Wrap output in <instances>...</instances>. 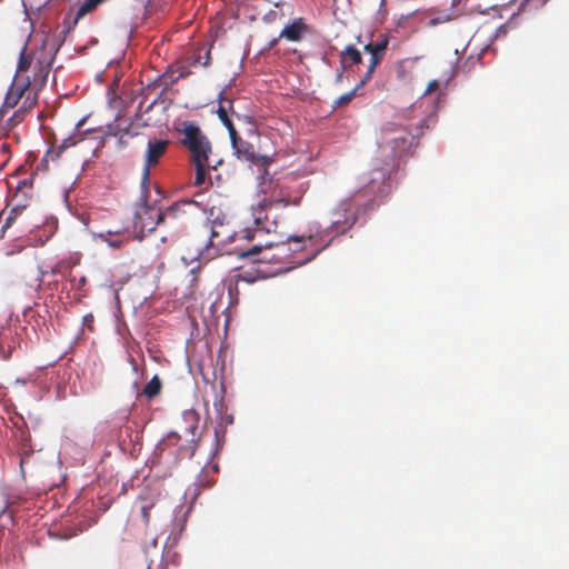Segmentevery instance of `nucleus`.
I'll return each instance as SVG.
<instances>
[{
  "instance_id": "obj_1",
  "label": "nucleus",
  "mask_w": 569,
  "mask_h": 569,
  "mask_svg": "<svg viewBox=\"0 0 569 569\" xmlns=\"http://www.w3.org/2000/svg\"><path fill=\"white\" fill-rule=\"evenodd\" d=\"M301 194L291 197L282 191L278 197L263 198L257 206L251 207L252 223L247 226L242 236L248 241L257 242L246 251L239 252V257L249 258L261 254L256 261L283 264L279 270L288 271L303 266L313 260L326 247L318 246L315 236L291 237L287 242L267 239L276 234L278 230L277 210L288 206H299Z\"/></svg>"
},
{
  "instance_id": "obj_2",
  "label": "nucleus",
  "mask_w": 569,
  "mask_h": 569,
  "mask_svg": "<svg viewBox=\"0 0 569 569\" xmlns=\"http://www.w3.org/2000/svg\"><path fill=\"white\" fill-rule=\"evenodd\" d=\"M437 122L435 114H428L416 127L387 122L381 128L379 147L392 161L407 156L412 147L418 144L425 129H430Z\"/></svg>"
},
{
  "instance_id": "obj_3",
  "label": "nucleus",
  "mask_w": 569,
  "mask_h": 569,
  "mask_svg": "<svg viewBox=\"0 0 569 569\" xmlns=\"http://www.w3.org/2000/svg\"><path fill=\"white\" fill-rule=\"evenodd\" d=\"M203 229L206 233L209 234V240L203 250L200 252V256L206 260L213 259L214 257L222 253H236L239 256V252L247 250H229L227 248V246L232 242L236 237L241 239L244 238L242 236V231L239 234L233 231L232 227L227 221V216L221 211L214 216V209L212 208L210 210L208 220L203 224Z\"/></svg>"
},
{
  "instance_id": "obj_4",
  "label": "nucleus",
  "mask_w": 569,
  "mask_h": 569,
  "mask_svg": "<svg viewBox=\"0 0 569 569\" xmlns=\"http://www.w3.org/2000/svg\"><path fill=\"white\" fill-rule=\"evenodd\" d=\"M57 50L58 49L56 47L54 41L48 39L47 37L42 39L40 54L37 56L32 69L33 77L32 79H30V93H28V96L24 97L21 107L23 111L27 112L36 106L38 94L47 83Z\"/></svg>"
},
{
  "instance_id": "obj_5",
  "label": "nucleus",
  "mask_w": 569,
  "mask_h": 569,
  "mask_svg": "<svg viewBox=\"0 0 569 569\" xmlns=\"http://www.w3.org/2000/svg\"><path fill=\"white\" fill-rule=\"evenodd\" d=\"M190 201L176 202L169 206L164 211L147 204L146 200L139 203L134 212L133 228L138 237L142 239L147 232H151L156 227L162 223L167 218H176L181 206L188 204Z\"/></svg>"
},
{
  "instance_id": "obj_6",
  "label": "nucleus",
  "mask_w": 569,
  "mask_h": 569,
  "mask_svg": "<svg viewBox=\"0 0 569 569\" xmlns=\"http://www.w3.org/2000/svg\"><path fill=\"white\" fill-rule=\"evenodd\" d=\"M182 136L180 143L190 153V161H206L212 151L208 137L199 126L191 121H183L177 128Z\"/></svg>"
},
{
  "instance_id": "obj_7",
  "label": "nucleus",
  "mask_w": 569,
  "mask_h": 569,
  "mask_svg": "<svg viewBox=\"0 0 569 569\" xmlns=\"http://www.w3.org/2000/svg\"><path fill=\"white\" fill-rule=\"evenodd\" d=\"M388 38L383 37L381 40L376 42H370L365 46V52L370 54L367 70L365 74L361 77L359 83L352 89L351 91L340 96L337 100L333 102V107H342L347 106L356 96L357 91L362 88L373 76L376 68L380 64L382 61L386 50L388 47Z\"/></svg>"
},
{
  "instance_id": "obj_8",
  "label": "nucleus",
  "mask_w": 569,
  "mask_h": 569,
  "mask_svg": "<svg viewBox=\"0 0 569 569\" xmlns=\"http://www.w3.org/2000/svg\"><path fill=\"white\" fill-rule=\"evenodd\" d=\"M335 219L331 221V230L336 234L345 233L358 220L356 209L350 200H343L333 212Z\"/></svg>"
},
{
  "instance_id": "obj_9",
  "label": "nucleus",
  "mask_w": 569,
  "mask_h": 569,
  "mask_svg": "<svg viewBox=\"0 0 569 569\" xmlns=\"http://www.w3.org/2000/svg\"><path fill=\"white\" fill-rule=\"evenodd\" d=\"M170 141L167 139H150L147 143L143 182L149 179L150 169L157 166L169 148Z\"/></svg>"
},
{
  "instance_id": "obj_10",
  "label": "nucleus",
  "mask_w": 569,
  "mask_h": 569,
  "mask_svg": "<svg viewBox=\"0 0 569 569\" xmlns=\"http://www.w3.org/2000/svg\"><path fill=\"white\" fill-rule=\"evenodd\" d=\"M197 429V425H191L187 431L191 433V439L188 440V445L180 446L181 436L178 432H169L161 441V446L163 449L171 448V447H178V456L181 458H192L197 450V439L194 431Z\"/></svg>"
},
{
  "instance_id": "obj_11",
  "label": "nucleus",
  "mask_w": 569,
  "mask_h": 569,
  "mask_svg": "<svg viewBox=\"0 0 569 569\" xmlns=\"http://www.w3.org/2000/svg\"><path fill=\"white\" fill-rule=\"evenodd\" d=\"M30 93V78L14 77L13 81L4 97L3 107L14 108L19 100Z\"/></svg>"
},
{
  "instance_id": "obj_12",
  "label": "nucleus",
  "mask_w": 569,
  "mask_h": 569,
  "mask_svg": "<svg viewBox=\"0 0 569 569\" xmlns=\"http://www.w3.org/2000/svg\"><path fill=\"white\" fill-rule=\"evenodd\" d=\"M159 492L154 489L146 488L139 496L140 512L146 526L150 522V510L158 501Z\"/></svg>"
},
{
  "instance_id": "obj_13",
  "label": "nucleus",
  "mask_w": 569,
  "mask_h": 569,
  "mask_svg": "<svg viewBox=\"0 0 569 569\" xmlns=\"http://www.w3.org/2000/svg\"><path fill=\"white\" fill-rule=\"evenodd\" d=\"M232 148L234 150V153L237 154L238 159L248 161V162H254L256 161V152L254 148L251 143L244 141L238 132L236 133V137H230Z\"/></svg>"
},
{
  "instance_id": "obj_14",
  "label": "nucleus",
  "mask_w": 569,
  "mask_h": 569,
  "mask_svg": "<svg viewBox=\"0 0 569 569\" xmlns=\"http://www.w3.org/2000/svg\"><path fill=\"white\" fill-rule=\"evenodd\" d=\"M306 32H308V26L303 22L302 18H297L281 30L279 38L297 42L302 39Z\"/></svg>"
},
{
  "instance_id": "obj_15",
  "label": "nucleus",
  "mask_w": 569,
  "mask_h": 569,
  "mask_svg": "<svg viewBox=\"0 0 569 569\" xmlns=\"http://www.w3.org/2000/svg\"><path fill=\"white\" fill-rule=\"evenodd\" d=\"M191 74L190 68L186 64H176L172 66L167 72H164L160 78L159 81H161L166 88L169 86L174 84L180 79L187 78Z\"/></svg>"
},
{
  "instance_id": "obj_16",
  "label": "nucleus",
  "mask_w": 569,
  "mask_h": 569,
  "mask_svg": "<svg viewBox=\"0 0 569 569\" xmlns=\"http://www.w3.org/2000/svg\"><path fill=\"white\" fill-rule=\"evenodd\" d=\"M39 54H40V49L37 50L33 53H29L27 46H24L22 48L21 52H20V57H19V61H18L17 71H16L14 77H27L24 73L30 68L33 69V64L36 62V58Z\"/></svg>"
},
{
  "instance_id": "obj_17",
  "label": "nucleus",
  "mask_w": 569,
  "mask_h": 569,
  "mask_svg": "<svg viewBox=\"0 0 569 569\" xmlns=\"http://www.w3.org/2000/svg\"><path fill=\"white\" fill-rule=\"evenodd\" d=\"M371 193H386L388 190L387 174L383 169H373L371 171V179L368 183Z\"/></svg>"
},
{
  "instance_id": "obj_18",
  "label": "nucleus",
  "mask_w": 569,
  "mask_h": 569,
  "mask_svg": "<svg viewBox=\"0 0 569 569\" xmlns=\"http://www.w3.org/2000/svg\"><path fill=\"white\" fill-rule=\"evenodd\" d=\"M362 61V54L355 46L349 44L340 52V64L342 69L359 64Z\"/></svg>"
},
{
  "instance_id": "obj_19",
  "label": "nucleus",
  "mask_w": 569,
  "mask_h": 569,
  "mask_svg": "<svg viewBox=\"0 0 569 569\" xmlns=\"http://www.w3.org/2000/svg\"><path fill=\"white\" fill-rule=\"evenodd\" d=\"M16 347L13 332L10 328L0 331V357L8 359Z\"/></svg>"
},
{
  "instance_id": "obj_20",
  "label": "nucleus",
  "mask_w": 569,
  "mask_h": 569,
  "mask_svg": "<svg viewBox=\"0 0 569 569\" xmlns=\"http://www.w3.org/2000/svg\"><path fill=\"white\" fill-rule=\"evenodd\" d=\"M191 163L194 166L196 169L193 186L201 187L206 183L208 170L210 168L214 169L216 166H211L209 159L206 161H191Z\"/></svg>"
},
{
  "instance_id": "obj_21",
  "label": "nucleus",
  "mask_w": 569,
  "mask_h": 569,
  "mask_svg": "<svg viewBox=\"0 0 569 569\" xmlns=\"http://www.w3.org/2000/svg\"><path fill=\"white\" fill-rule=\"evenodd\" d=\"M224 103H227L229 108L232 107V102L230 100H222L217 110V113L221 122L228 129L229 136L236 137L237 130L228 116V108L224 106Z\"/></svg>"
},
{
  "instance_id": "obj_22",
  "label": "nucleus",
  "mask_w": 569,
  "mask_h": 569,
  "mask_svg": "<svg viewBox=\"0 0 569 569\" xmlns=\"http://www.w3.org/2000/svg\"><path fill=\"white\" fill-rule=\"evenodd\" d=\"M161 389V379L156 375L150 379V381L147 382L142 390V395L146 396L148 399H153L154 397L160 395Z\"/></svg>"
},
{
  "instance_id": "obj_23",
  "label": "nucleus",
  "mask_w": 569,
  "mask_h": 569,
  "mask_svg": "<svg viewBox=\"0 0 569 569\" xmlns=\"http://www.w3.org/2000/svg\"><path fill=\"white\" fill-rule=\"evenodd\" d=\"M119 231H111L108 230L106 232H101L98 234V238H100L102 241L107 242L111 248L120 249L124 244V240L122 239H111V236L119 234Z\"/></svg>"
},
{
  "instance_id": "obj_24",
  "label": "nucleus",
  "mask_w": 569,
  "mask_h": 569,
  "mask_svg": "<svg viewBox=\"0 0 569 569\" xmlns=\"http://www.w3.org/2000/svg\"><path fill=\"white\" fill-rule=\"evenodd\" d=\"M24 206H16L11 209L2 226V232L14 222L17 217L24 210Z\"/></svg>"
},
{
  "instance_id": "obj_25",
  "label": "nucleus",
  "mask_w": 569,
  "mask_h": 569,
  "mask_svg": "<svg viewBox=\"0 0 569 569\" xmlns=\"http://www.w3.org/2000/svg\"><path fill=\"white\" fill-rule=\"evenodd\" d=\"M79 140L80 139H76L74 137H68L63 139L62 142L58 146V154H60L68 148L76 146Z\"/></svg>"
},
{
  "instance_id": "obj_26",
  "label": "nucleus",
  "mask_w": 569,
  "mask_h": 569,
  "mask_svg": "<svg viewBox=\"0 0 569 569\" xmlns=\"http://www.w3.org/2000/svg\"><path fill=\"white\" fill-rule=\"evenodd\" d=\"M147 569H168V562L161 556L158 559L150 560Z\"/></svg>"
},
{
  "instance_id": "obj_27",
  "label": "nucleus",
  "mask_w": 569,
  "mask_h": 569,
  "mask_svg": "<svg viewBox=\"0 0 569 569\" xmlns=\"http://www.w3.org/2000/svg\"><path fill=\"white\" fill-rule=\"evenodd\" d=\"M31 188H32V179L30 178V179H24V180L20 181L18 183L17 190H18V192L24 193L26 189H31Z\"/></svg>"
},
{
  "instance_id": "obj_28",
  "label": "nucleus",
  "mask_w": 569,
  "mask_h": 569,
  "mask_svg": "<svg viewBox=\"0 0 569 569\" xmlns=\"http://www.w3.org/2000/svg\"><path fill=\"white\" fill-rule=\"evenodd\" d=\"M93 322H94V317L93 315L91 313H88L83 317V325L89 329V330H93Z\"/></svg>"
},
{
  "instance_id": "obj_29",
  "label": "nucleus",
  "mask_w": 569,
  "mask_h": 569,
  "mask_svg": "<svg viewBox=\"0 0 569 569\" xmlns=\"http://www.w3.org/2000/svg\"><path fill=\"white\" fill-rule=\"evenodd\" d=\"M439 88V82L437 80H431L428 86H427V89L425 91V94H429L433 91H436L437 89Z\"/></svg>"
},
{
  "instance_id": "obj_30",
  "label": "nucleus",
  "mask_w": 569,
  "mask_h": 569,
  "mask_svg": "<svg viewBox=\"0 0 569 569\" xmlns=\"http://www.w3.org/2000/svg\"><path fill=\"white\" fill-rule=\"evenodd\" d=\"M12 503V501H10L9 499H3L2 500V503L0 506V515L6 512V510L9 508V506Z\"/></svg>"
},
{
  "instance_id": "obj_31",
  "label": "nucleus",
  "mask_w": 569,
  "mask_h": 569,
  "mask_svg": "<svg viewBox=\"0 0 569 569\" xmlns=\"http://www.w3.org/2000/svg\"><path fill=\"white\" fill-rule=\"evenodd\" d=\"M30 456H24L20 459V469L22 475H24V466L29 462Z\"/></svg>"
},
{
  "instance_id": "obj_32",
  "label": "nucleus",
  "mask_w": 569,
  "mask_h": 569,
  "mask_svg": "<svg viewBox=\"0 0 569 569\" xmlns=\"http://www.w3.org/2000/svg\"><path fill=\"white\" fill-rule=\"evenodd\" d=\"M204 59H206V60L202 62V66L208 67V66L210 64V59H211V57H210V50H207V51H206Z\"/></svg>"
},
{
  "instance_id": "obj_33",
  "label": "nucleus",
  "mask_w": 569,
  "mask_h": 569,
  "mask_svg": "<svg viewBox=\"0 0 569 569\" xmlns=\"http://www.w3.org/2000/svg\"><path fill=\"white\" fill-rule=\"evenodd\" d=\"M280 39L281 38L277 37V38H273L272 40H270V42L268 43V49H272L273 47H276Z\"/></svg>"
},
{
  "instance_id": "obj_34",
  "label": "nucleus",
  "mask_w": 569,
  "mask_h": 569,
  "mask_svg": "<svg viewBox=\"0 0 569 569\" xmlns=\"http://www.w3.org/2000/svg\"><path fill=\"white\" fill-rule=\"evenodd\" d=\"M214 407L221 411L223 409V400L222 399H219L218 401L214 402Z\"/></svg>"
},
{
  "instance_id": "obj_35",
  "label": "nucleus",
  "mask_w": 569,
  "mask_h": 569,
  "mask_svg": "<svg viewBox=\"0 0 569 569\" xmlns=\"http://www.w3.org/2000/svg\"><path fill=\"white\" fill-rule=\"evenodd\" d=\"M343 70L345 69L341 68V70L337 72V74H336V82H340L342 80Z\"/></svg>"
},
{
  "instance_id": "obj_36",
  "label": "nucleus",
  "mask_w": 569,
  "mask_h": 569,
  "mask_svg": "<svg viewBox=\"0 0 569 569\" xmlns=\"http://www.w3.org/2000/svg\"><path fill=\"white\" fill-rule=\"evenodd\" d=\"M224 421L228 425H231L233 422V417L231 415L224 417Z\"/></svg>"
},
{
  "instance_id": "obj_37",
  "label": "nucleus",
  "mask_w": 569,
  "mask_h": 569,
  "mask_svg": "<svg viewBox=\"0 0 569 569\" xmlns=\"http://www.w3.org/2000/svg\"><path fill=\"white\" fill-rule=\"evenodd\" d=\"M157 103V99L151 102L147 110H150Z\"/></svg>"
},
{
  "instance_id": "obj_38",
  "label": "nucleus",
  "mask_w": 569,
  "mask_h": 569,
  "mask_svg": "<svg viewBox=\"0 0 569 569\" xmlns=\"http://www.w3.org/2000/svg\"><path fill=\"white\" fill-rule=\"evenodd\" d=\"M211 486H212V482H208L207 485H203L202 487H203V488H209V487H211Z\"/></svg>"
},
{
  "instance_id": "obj_39",
  "label": "nucleus",
  "mask_w": 569,
  "mask_h": 569,
  "mask_svg": "<svg viewBox=\"0 0 569 569\" xmlns=\"http://www.w3.org/2000/svg\"><path fill=\"white\" fill-rule=\"evenodd\" d=\"M80 282H81V283H86V278H84V277H82V278L80 279Z\"/></svg>"
},
{
  "instance_id": "obj_40",
  "label": "nucleus",
  "mask_w": 569,
  "mask_h": 569,
  "mask_svg": "<svg viewBox=\"0 0 569 569\" xmlns=\"http://www.w3.org/2000/svg\"><path fill=\"white\" fill-rule=\"evenodd\" d=\"M194 62H196V63H197V62H200V57L196 58V59H194Z\"/></svg>"
},
{
  "instance_id": "obj_41",
  "label": "nucleus",
  "mask_w": 569,
  "mask_h": 569,
  "mask_svg": "<svg viewBox=\"0 0 569 569\" xmlns=\"http://www.w3.org/2000/svg\"><path fill=\"white\" fill-rule=\"evenodd\" d=\"M3 0H0V3L2 2Z\"/></svg>"
}]
</instances>
